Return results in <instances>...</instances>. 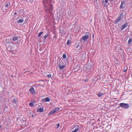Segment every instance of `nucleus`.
I'll return each mask as SVG.
<instances>
[{"label":"nucleus","mask_w":132,"mask_h":132,"mask_svg":"<svg viewBox=\"0 0 132 132\" xmlns=\"http://www.w3.org/2000/svg\"><path fill=\"white\" fill-rule=\"evenodd\" d=\"M120 105V107L125 109H128L129 107V104L128 103H121Z\"/></svg>","instance_id":"nucleus-1"},{"label":"nucleus","mask_w":132,"mask_h":132,"mask_svg":"<svg viewBox=\"0 0 132 132\" xmlns=\"http://www.w3.org/2000/svg\"><path fill=\"white\" fill-rule=\"evenodd\" d=\"M29 91L30 93L32 95H35L36 94V91L34 88L32 87L29 89Z\"/></svg>","instance_id":"nucleus-2"},{"label":"nucleus","mask_w":132,"mask_h":132,"mask_svg":"<svg viewBox=\"0 0 132 132\" xmlns=\"http://www.w3.org/2000/svg\"><path fill=\"white\" fill-rule=\"evenodd\" d=\"M122 18V15L121 14L120 16L118 18L115 22V23L117 24L119 22L120 20Z\"/></svg>","instance_id":"nucleus-3"},{"label":"nucleus","mask_w":132,"mask_h":132,"mask_svg":"<svg viewBox=\"0 0 132 132\" xmlns=\"http://www.w3.org/2000/svg\"><path fill=\"white\" fill-rule=\"evenodd\" d=\"M89 37V36L88 35H85V36H83L81 38V40H83L84 41L86 40Z\"/></svg>","instance_id":"nucleus-4"},{"label":"nucleus","mask_w":132,"mask_h":132,"mask_svg":"<svg viewBox=\"0 0 132 132\" xmlns=\"http://www.w3.org/2000/svg\"><path fill=\"white\" fill-rule=\"evenodd\" d=\"M127 22H125L124 24L122 25L121 27V30H122L123 29L126 28L127 27Z\"/></svg>","instance_id":"nucleus-5"},{"label":"nucleus","mask_w":132,"mask_h":132,"mask_svg":"<svg viewBox=\"0 0 132 132\" xmlns=\"http://www.w3.org/2000/svg\"><path fill=\"white\" fill-rule=\"evenodd\" d=\"M58 66L60 69H62L65 68L66 67V65H62L61 64H59Z\"/></svg>","instance_id":"nucleus-6"},{"label":"nucleus","mask_w":132,"mask_h":132,"mask_svg":"<svg viewBox=\"0 0 132 132\" xmlns=\"http://www.w3.org/2000/svg\"><path fill=\"white\" fill-rule=\"evenodd\" d=\"M16 47H16V46H14V47H12L11 48V52L13 53H14L15 52H16L17 50H16V49H15L14 50L13 49V48H16Z\"/></svg>","instance_id":"nucleus-7"},{"label":"nucleus","mask_w":132,"mask_h":132,"mask_svg":"<svg viewBox=\"0 0 132 132\" xmlns=\"http://www.w3.org/2000/svg\"><path fill=\"white\" fill-rule=\"evenodd\" d=\"M19 38V37L14 36L12 38V40L13 41H15L18 40Z\"/></svg>","instance_id":"nucleus-8"},{"label":"nucleus","mask_w":132,"mask_h":132,"mask_svg":"<svg viewBox=\"0 0 132 132\" xmlns=\"http://www.w3.org/2000/svg\"><path fill=\"white\" fill-rule=\"evenodd\" d=\"M125 3V2L124 1L121 2V4L120 6V9H122L123 7V5Z\"/></svg>","instance_id":"nucleus-9"},{"label":"nucleus","mask_w":132,"mask_h":132,"mask_svg":"<svg viewBox=\"0 0 132 132\" xmlns=\"http://www.w3.org/2000/svg\"><path fill=\"white\" fill-rule=\"evenodd\" d=\"M102 5H103L105 7H106L107 6H108V4H107L105 3V2L104 1H102Z\"/></svg>","instance_id":"nucleus-10"},{"label":"nucleus","mask_w":132,"mask_h":132,"mask_svg":"<svg viewBox=\"0 0 132 132\" xmlns=\"http://www.w3.org/2000/svg\"><path fill=\"white\" fill-rule=\"evenodd\" d=\"M97 95L99 97H101L103 95V94L102 92H100L97 94Z\"/></svg>","instance_id":"nucleus-11"},{"label":"nucleus","mask_w":132,"mask_h":132,"mask_svg":"<svg viewBox=\"0 0 132 132\" xmlns=\"http://www.w3.org/2000/svg\"><path fill=\"white\" fill-rule=\"evenodd\" d=\"M55 112H55L54 110H52L49 113L48 115H49L51 114H53L54 113H55Z\"/></svg>","instance_id":"nucleus-12"},{"label":"nucleus","mask_w":132,"mask_h":132,"mask_svg":"<svg viewBox=\"0 0 132 132\" xmlns=\"http://www.w3.org/2000/svg\"><path fill=\"white\" fill-rule=\"evenodd\" d=\"M55 112H55L54 110H52L49 113L48 115H49L51 114H53L54 113H55Z\"/></svg>","instance_id":"nucleus-13"},{"label":"nucleus","mask_w":132,"mask_h":132,"mask_svg":"<svg viewBox=\"0 0 132 132\" xmlns=\"http://www.w3.org/2000/svg\"><path fill=\"white\" fill-rule=\"evenodd\" d=\"M24 21V20L22 19H20L18 21V23H22Z\"/></svg>","instance_id":"nucleus-14"},{"label":"nucleus","mask_w":132,"mask_h":132,"mask_svg":"<svg viewBox=\"0 0 132 132\" xmlns=\"http://www.w3.org/2000/svg\"><path fill=\"white\" fill-rule=\"evenodd\" d=\"M79 130V129L78 128H76L71 132H77Z\"/></svg>","instance_id":"nucleus-15"},{"label":"nucleus","mask_w":132,"mask_h":132,"mask_svg":"<svg viewBox=\"0 0 132 132\" xmlns=\"http://www.w3.org/2000/svg\"><path fill=\"white\" fill-rule=\"evenodd\" d=\"M56 112V111H59L60 110V108H56L54 109Z\"/></svg>","instance_id":"nucleus-16"},{"label":"nucleus","mask_w":132,"mask_h":132,"mask_svg":"<svg viewBox=\"0 0 132 132\" xmlns=\"http://www.w3.org/2000/svg\"><path fill=\"white\" fill-rule=\"evenodd\" d=\"M71 40L69 39L68 40L67 42V45H69L70 44V43L71 42Z\"/></svg>","instance_id":"nucleus-17"},{"label":"nucleus","mask_w":132,"mask_h":132,"mask_svg":"<svg viewBox=\"0 0 132 132\" xmlns=\"http://www.w3.org/2000/svg\"><path fill=\"white\" fill-rule=\"evenodd\" d=\"M46 102H50V99L49 97H47L46 98Z\"/></svg>","instance_id":"nucleus-18"},{"label":"nucleus","mask_w":132,"mask_h":132,"mask_svg":"<svg viewBox=\"0 0 132 132\" xmlns=\"http://www.w3.org/2000/svg\"><path fill=\"white\" fill-rule=\"evenodd\" d=\"M29 105L31 107H33L34 106V104L33 103H30L29 104Z\"/></svg>","instance_id":"nucleus-19"},{"label":"nucleus","mask_w":132,"mask_h":132,"mask_svg":"<svg viewBox=\"0 0 132 132\" xmlns=\"http://www.w3.org/2000/svg\"><path fill=\"white\" fill-rule=\"evenodd\" d=\"M132 40L131 39H129L128 41V44H130L132 42Z\"/></svg>","instance_id":"nucleus-20"},{"label":"nucleus","mask_w":132,"mask_h":132,"mask_svg":"<svg viewBox=\"0 0 132 132\" xmlns=\"http://www.w3.org/2000/svg\"><path fill=\"white\" fill-rule=\"evenodd\" d=\"M43 32H39L38 34V36L39 37H40V36L42 34Z\"/></svg>","instance_id":"nucleus-21"},{"label":"nucleus","mask_w":132,"mask_h":132,"mask_svg":"<svg viewBox=\"0 0 132 132\" xmlns=\"http://www.w3.org/2000/svg\"><path fill=\"white\" fill-rule=\"evenodd\" d=\"M44 110L43 108H40L39 109V111L41 112H42Z\"/></svg>","instance_id":"nucleus-22"},{"label":"nucleus","mask_w":132,"mask_h":132,"mask_svg":"<svg viewBox=\"0 0 132 132\" xmlns=\"http://www.w3.org/2000/svg\"><path fill=\"white\" fill-rule=\"evenodd\" d=\"M66 55L65 53L63 54V57L64 59H65L66 57Z\"/></svg>","instance_id":"nucleus-23"},{"label":"nucleus","mask_w":132,"mask_h":132,"mask_svg":"<svg viewBox=\"0 0 132 132\" xmlns=\"http://www.w3.org/2000/svg\"><path fill=\"white\" fill-rule=\"evenodd\" d=\"M10 39H6V40L5 41L7 43H9L10 42Z\"/></svg>","instance_id":"nucleus-24"},{"label":"nucleus","mask_w":132,"mask_h":132,"mask_svg":"<svg viewBox=\"0 0 132 132\" xmlns=\"http://www.w3.org/2000/svg\"><path fill=\"white\" fill-rule=\"evenodd\" d=\"M13 102L15 103V104H16V103H17V101H16V100H15V99H14L13 100Z\"/></svg>","instance_id":"nucleus-25"},{"label":"nucleus","mask_w":132,"mask_h":132,"mask_svg":"<svg viewBox=\"0 0 132 132\" xmlns=\"http://www.w3.org/2000/svg\"><path fill=\"white\" fill-rule=\"evenodd\" d=\"M42 101L43 102H46V98L43 99Z\"/></svg>","instance_id":"nucleus-26"},{"label":"nucleus","mask_w":132,"mask_h":132,"mask_svg":"<svg viewBox=\"0 0 132 132\" xmlns=\"http://www.w3.org/2000/svg\"><path fill=\"white\" fill-rule=\"evenodd\" d=\"M48 36V35L47 34L44 36V38L45 39Z\"/></svg>","instance_id":"nucleus-27"},{"label":"nucleus","mask_w":132,"mask_h":132,"mask_svg":"<svg viewBox=\"0 0 132 132\" xmlns=\"http://www.w3.org/2000/svg\"><path fill=\"white\" fill-rule=\"evenodd\" d=\"M51 76V74H50L47 75V77L48 78H50Z\"/></svg>","instance_id":"nucleus-28"},{"label":"nucleus","mask_w":132,"mask_h":132,"mask_svg":"<svg viewBox=\"0 0 132 132\" xmlns=\"http://www.w3.org/2000/svg\"><path fill=\"white\" fill-rule=\"evenodd\" d=\"M9 6V4H8V3L5 5V7H8Z\"/></svg>","instance_id":"nucleus-29"},{"label":"nucleus","mask_w":132,"mask_h":132,"mask_svg":"<svg viewBox=\"0 0 132 132\" xmlns=\"http://www.w3.org/2000/svg\"><path fill=\"white\" fill-rule=\"evenodd\" d=\"M108 0H105V1L104 2H105V3L107 4L108 3Z\"/></svg>","instance_id":"nucleus-30"},{"label":"nucleus","mask_w":132,"mask_h":132,"mask_svg":"<svg viewBox=\"0 0 132 132\" xmlns=\"http://www.w3.org/2000/svg\"><path fill=\"white\" fill-rule=\"evenodd\" d=\"M60 126V125L59 124H58L57 125V127L58 128Z\"/></svg>","instance_id":"nucleus-31"},{"label":"nucleus","mask_w":132,"mask_h":132,"mask_svg":"<svg viewBox=\"0 0 132 132\" xmlns=\"http://www.w3.org/2000/svg\"><path fill=\"white\" fill-rule=\"evenodd\" d=\"M17 14V13H14V15H16Z\"/></svg>","instance_id":"nucleus-32"},{"label":"nucleus","mask_w":132,"mask_h":132,"mask_svg":"<svg viewBox=\"0 0 132 132\" xmlns=\"http://www.w3.org/2000/svg\"><path fill=\"white\" fill-rule=\"evenodd\" d=\"M1 126H2L1 125H0V128H1Z\"/></svg>","instance_id":"nucleus-33"},{"label":"nucleus","mask_w":132,"mask_h":132,"mask_svg":"<svg viewBox=\"0 0 132 132\" xmlns=\"http://www.w3.org/2000/svg\"><path fill=\"white\" fill-rule=\"evenodd\" d=\"M86 81V80H84V81L85 82Z\"/></svg>","instance_id":"nucleus-34"},{"label":"nucleus","mask_w":132,"mask_h":132,"mask_svg":"<svg viewBox=\"0 0 132 132\" xmlns=\"http://www.w3.org/2000/svg\"><path fill=\"white\" fill-rule=\"evenodd\" d=\"M122 13H121V14H122Z\"/></svg>","instance_id":"nucleus-35"},{"label":"nucleus","mask_w":132,"mask_h":132,"mask_svg":"<svg viewBox=\"0 0 132 132\" xmlns=\"http://www.w3.org/2000/svg\"><path fill=\"white\" fill-rule=\"evenodd\" d=\"M96 1H97V0H96Z\"/></svg>","instance_id":"nucleus-36"}]
</instances>
